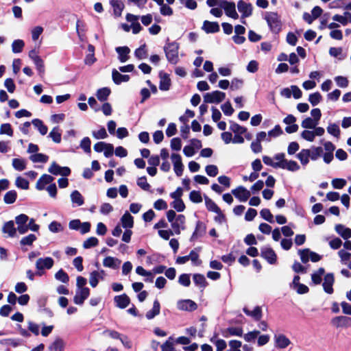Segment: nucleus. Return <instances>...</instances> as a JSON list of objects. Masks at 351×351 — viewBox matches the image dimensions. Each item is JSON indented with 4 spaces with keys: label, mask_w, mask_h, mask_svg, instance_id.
I'll list each match as a JSON object with an SVG mask.
<instances>
[{
    "label": "nucleus",
    "mask_w": 351,
    "mask_h": 351,
    "mask_svg": "<svg viewBox=\"0 0 351 351\" xmlns=\"http://www.w3.org/2000/svg\"><path fill=\"white\" fill-rule=\"evenodd\" d=\"M263 161L265 165L275 169L280 168L292 172L297 171L300 169L297 162L287 160L283 153L276 154L274 156V159L269 156H264L263 157Z\"/></svg>",
    "instance_id": "obj_1"
},
{
    "label": "nucleus",
    "mask_w": 351,
    "mask_h": 351,
    "mask_svg": "<svg viewBox=\"0 0 351 351\" xmlns=\"http://www.w3.org/2000/svg\"><path fill=\"white\" fill-rule=\"evenodd\" d=\"M179 45L176 42L169 43L164 47V51L168 61L171 64H176L179 61Z\"/></svg>",
    "instance_id": "obj_2"
},
{
    "label": "nucleus",
    "mask_w": 351,
    "mask_h": 351,
    "mask_svg": "<svg viewBox=\"0 0 351 351\" xmlns=\"http://www.w3.org/2000/svg\"><path fill=\"white\" fill-rule=\"evenodd\" d=\"M265 19L267 21L270 30L275 34H278L281 29V21L276 12H266Z\"/></svg>",
    "instance_id": "obj_3"
},
{
    "label": "nucleus",
    "mask_w": 351,
    "mask_h": 351,
    "mask_svg": "<svg viewBox=\"0 0 351 351\" xmlns=\"http://www.w3.org/2000/svg\"><path fill=\"white\" fill-rule=\"evenodd\" d=\"M237 8L241 13V22L243 24H246L245 19L251 16L252 14V5L243 0H239L237 2Z\"/></svg>",
    "instance_id": "obj_4"
},
{
    "label": "nucleus",
    "mask_w": 351,
    "mask_h": 351,
    "mask_svg": "<svg viewBox=\"0 0 351 351\" xmlns=\"http://www.w3.org/2000/svg\"><path fill=\"white\" fill-rule=\"evenodd\" d=\"M54 264V261L51 257L40 258L36 262V268L38 271L37 275L41 276L43 274L44 269H51Z\"/></svg>",
    "instance_id": "obj_5"
},
{
    "label": "nucleus",
    "mask_w": 351,
    "mask_h": 351,
    "mask_svg": "<svg viewBox=\"0 0 351 351\" xmlns=\"http://www.w3.org/2000/svg\"><path fill=\"white\" fill-rule=\"evenodd\" d=\"M226 97L225 93L215 90L211 93H207L204 95V101L209 104H219Z\"/></svg>",
    "instance_id": "obj_6"
},
{
    "label": "nucleus",
    "mask_w": 351,
    "mask_h": 351,
    "mask_svg": "<svg viewBox=\"0 0 351 351\" xmlns=\"http://www.w3.org/2000/svg\"><path fill=\"white\" fill-rule=\"evenodd\" d=\"M221 8L223 9L225 14L227 16L234 19H238L239 16L236 10V5L234 2L224 0L222 2Z\"/></svg>",
    "instance_id": "obj_7"
},
{
    "label": "nucleus",
    "mask_w": 351,
    "mask_h": 351,
    "mask_svg": "<svg viewBox=\"0 0 351 351\" xmlns=\"http://www.w3.org/2000/svg\"><path fill=\"white\" fill-rule=\"evenodd\" d=\"M171 160L173 165V170L177 176H181L184 171V165L182 162L181 156L178 154L173 153L171 155Z\"/></svg>",
    "instance_id": "obj_8"
},
{
    "label": "nucleus",
    "mask_w": 351,
    "mask_h": 351,
    "mask_svg": "<svg viewBox=\"0 0 351 351\" xmlns=\"http://www.w3.org/2000/svg\"><path fill=\"white\" fill-rule=\"evenodd\" d=\"M90 295L89 288L76 289L75 295L73 298V302L77 305L83 304L85 300H86Z\"/></svg>",
    "instance_id": "obj_9"
},
{
    "label": "nucleus",
    "mask_w": 351,
    "mask_h": 351,
    "mask_svg": "<svg viewBox=\"0 0 351 351\" xmlns=\"http://www.w3.org/2000/svg\"><path fill=\"white\" fill-rule=\"evenodd\" d=\"M48 171L51 174L58 176L60 175L62 176H68L71 173V170L67 167H60L55 162H53L49 168L48 169Z\"/></svg>",
    "instance_id": "obj_10"
},
{
    "label": "nucleus",
    "mask_w": 351,
    "mask_h": 351,
    "mask_svg": "<svg viewBox=\"0 0 351 351\" xmlns=\"http://www.w3.org/2000/svg\"><path fill=\"white\" fill-rule=\"evenodd\" d=\"M185 217L183 215H178L173 221H171V226L173 232L176 234H180L182 230L185 229Z\"/></svg>",
    "instance_id": "obj_11"
},
{
    "label": "nucleus",
    "mask_w": 351,
    "mask_h": 351,
    "mask_svg": "<svg viewBox=\"0 0 351 351\" xmlns=\"http://www.w3.org/2000/svg\"><path fill=\"white\" fill-rule=\"evenodd\" d=\"M232 193L240 202H246L251 195L250 191L242 186L232 190Z\"/></svg>",
    "instance_id": "obj_12"
},
{
    "label": "nucleus",
    "mask_w": 351,
    "mask_h": 351,
    "mask_svg": "<svg viewBox=\"0 0 351 351\" xmlns=\"http://www.w3.org/2000/svg\"><path fill=\"white\" fill-rule=\"evenodd\" d=\"M274 339L275 346L278 349H285L291 343L289 339L283 334L275 335Z\"/></svg>",
    "instance_id": "obj_13"
},
{
    "label": "nucleus",
    "mask_w": 351,
    "mask_h": 351,
    "mask_svg": "<svg viewBox=\"0 0 351 351\" xmlns=\"http://www.w3.org/2000/svg\"><path fill=\"white\" fill-rule=\"evenodd\" d=\"M261 256L267 260L269 264H275L276 262V254L269 247H263L261 248Z\"/></svg>",
    "instance_id": "obj_14"
},
{
    "label": "nucleus",
    "mask_w": 351,
    "mask_h": 351,
    "mask_svg": "<svg viewBox=\"0 0 351 351\" xmlns=\"http://www.w3.org/2000/svg\"><path fill=\"white\" fill-rule=\"evenodd\" d=\"M177 307L182 311H193L197 309V304L191 300H181L177 302Z\"/></svg>",
    "instance_id": "obj_15"
},
{
    "label": "nucleus",
    "mask_w": 351,
    "mask_h": 351,
    "mask_svg": "<svg viewBox=\"0 0 351 351\" xmlns=\"http://www.w3.org/2000/svg\"><path fill=\"white\" fill-rule=\"evenodd\" d=\"M335 282L334 275L332 273L327 274L324 278V282L322 284L324 290L328 294L333 293V284Z\"/></svg>",
    "instance_id": "obj_16"
},
{
    "label": "nucleus",
    "mask_w": 351,
    "mask_h": 351,
    "mask_svg": "<svg viewBox=\"0 0 351 351\" xmlns=\"http://www.w3.org/2000/svg\"><path fill=\"white\" fill-rule=\"evenodd\" d=\"M114 301L116 306L119 308H125L130 303V298L125 293L120 295H116L114 298Z\"/></svg>",
    "instance_id": "obj_17"
},
{
    "label": "nucleus",
    "mask_w": 351,
    "mask_h": 351,
    "mask_svg": "<svg viewBox=\"0 0 351 351\" xmlns=\"http://www.w3.org/2000/svg\"><path fill=\"white\" fill-rule=\"evenodd\" d=\"M331 322L337 328L346 327L350 325L351 318L346 316H337L334 317Z\"/></svg>",
    "instance_id": "obj_18"
},
{
    "label": "nucleus",
    "mask_w": 351,
    "mask_h": 351,
    "mask_svg": "<svg viewBox=\"0 0 351 351\" xmlns=\"http://www.w3.org/2000/svg\"><path fill=\"white\" fill-rule=\"evenodd\" d=\"M121 261L117 258L107 256L103 261V265L112 269H117L119 267Z\"/></svg>",
    "instance_id": "obj_19"
},
{
    "label": "nucleus",
    "mask_w": 351,
    "mask_h": 351,
    "mask_svg": "<svg viewBox=\"0 0 351 351\" xmlns=\"http://www.w3.org/2000/svg\"><path fill=\"white\" fill-rule=\"evenodd\" d=\"M202 29L207 34H213L218 32L220 28L217 22L204 21L202 25Z\"/></svg>",
    "instance_id": "obj_20"
},
{
    "label": "nucleus",
    "mask_w": 351,
    "mask_h": 351,
    "mask_svg": "<svg viewBox=\"0 0 351 351\" xmlns=\"http://www.w3.org/2000/svg\"><path fill=\"white\" fill-rule=\"evenodd\" d=\"M54 178L49 175L44 174L37 181L36 187L38 190L41 191L45 189V186L53 181Z\"/></svg>",
    "instance_id": "obj_21"
},
{
    "label": "nucleus",
    "mask_w": 351,
    "mask_h": 351,
    "mask_svg": "<svg viewBox=\"0 0 351 351\" xmlns=\"http://www.w3.org/2000/svg\"><path fill=\"white\" fill-rule=\"evenodd\" d=\"M243 334V329L239 327H230L222 331V335L226 338L230 336L242 337Z\"/></svg>",
    "instance_id": "obj_22"
},
{
    "label": "nucleus",
    "mask_w": 351,
    "mask_h": 351,
    "mask_svg": "<svg viewBox=\"0 0 351 351\" xmlns=\"http://www.w3.org/2000/svg\"><path fill=\"white\" fill-rule=\"evenodd\" d=\"M335 230L343 239L347 240L351 238V229L342 224H337Z\"/></svg>",
    "instance_id": "obj_23"
},
{
    "label": "nucleus",
    "mask_w": 351,
    "mask_h": 351,
    "mask_svg": "<svg viewBox=\"0 0 351 351\" xmlns=\"http://www.w3.org/2000/svg\"><path fill=\"white\" fill-rule=\"evenodd\" d=\"M121 223L123 228L130 230L134 226V218L128 212H125L121 218Z\"/></svg>",
    "instance_id": "obj_24"
},
{
    "label": "nucleus",
    "mask_w": 351,
    "mask_h": 351,
    "mask_svg": "<svg viewBox=\"0 0 351 351\" xmlns=\"http://www.w3.org/2000/svg\"><path fill=\"white\" fill-rule=\"evenodd\" d=\"M243 312L248 316L252 317L255 321L261 319L263 313L260 306H256L253 310L250 311L247 308H243Z\"/></svg>",
    "instance_id": "obj_25"
},
{
    "label": "nucleus",
    "mask_w": 351,
    "mask_h": 351,
    "mask_svg": "<svg viewBox=\"0 0 351 351\" xmlns=\"http://www.w3.org/2000/svg\"><path fill=\"white\" fill-rule=\"evenodd\" d=\"M119 56L118 58L121 62H125L129 59L130 49L128 47H118L115 49Z\"/></svg>",
    "instance_id": "obj_26"
},
{
    "label": "nucleus",
    "mask_w": 351,
    "mask_h": 351,
    "mask_svg": "<svg viewBox=\"0 0 351 351\" xmlns=\"http://www.w3.org/2000/svg\"><path fill=\"white\" fill-rule=\"evenodd\" d=\"M206 230V226L205 223L202 221H198L196 223V227L193 235L191 237V239H195L198 237H202Z\"/></svg>",
    "instance_id": "obj_27"
},
{
    "label": "nucleus",
    "mask_w": 351,
    "mask_h": 351,
    "mask_svg": "<svg viewBox=\"0 0 351 351\" xmlns=\"http://www.w3.org/2000/svg\"><path fill=\"white\" fill-rule=\"evenodd\" d=\"M104 271H93L90 274L89 283L92 287H95L99 283V279H103Z\"/></svg>",
    "instance_id": "obj_28"
},
{
    "label": "nucleus",
    "mask_w": 351,
    "mask_h": 351,
    "mask_svg": "<svg viewBox=\"0 0 351 351\" xmlns=\"http://www.w3.org/2000/svg\"><path fill=\"white\" fill-rule=\"evenodd\" d=\"M2 231L3 233L8 234L9 237H14L16 234V228L14 227L13 221H9L4 223Z\"/></svg>",
    "instance_id": "obj_29"
},
{
    "label": "nucleus",
    "mask_w": 351,
    "mask_h": 351,
    "mask_svg": "<svg viewBox=\"0 0 351 351\" xmlns=\"http://www.w3.org/2000/svg\"><path fill=\"white\" fill-rule=\"evenodd\" d=\"M296 158L300 160L303 166H306L309 162L310 154L308 149H302L296 155Z\"/></svg>",
    "instance_id": "obj_30"
},
{
    "label": "nucleus",
    "mask_w": 351,
    "mask_h": 351,
    "mask_svg": "<svg viewBox=\"0 0 351 351\" xmlns=\"http://www.w3.org/2000/svg\"><path fill=\"white\" fill-rule=\"evenodd\" d=\"M160 80L159 88L161 90H168L171 86V80L167 74H160Z\"/></svg>",
    "instance_id": "obj_31"
},
{
    "label": "nucleus",
    "mask_w": 351,
    "mask_h": 351,
    "mask_svg": "<svg viewBox=\"0 0 351 351\" xmlns=\"http://www.w3.org/2000/svg\"><path fill=\"white\" fill-rule=\"evenodd\" d=\"M112 80L117 84H119L123 82H128L130 80L128 75H122L116 69L112 71Z\"/></svg>",
    "instance_id": "obj_32"
},
{
    "label": "nucleus",
    "mask_w": 351,
    "mask_h": 351,
    "mask_svg": "<svg viewBox=\"0 0 351 351\" xmlns=\"http://www.w3.org/2000/svg\"><path fill=\"white\" fill-rule=\"evenodd\" d=\"M160 305L158 300H155L153 304V307L151 310L147 312L146 317L148 319H153L155 316L160 313Z\"/></svg>",
    "instance_id": "obj_33"
},
{
    "label": "nucleus",
    "mask_w": 351,
    "mask_h": 351,
    "mask_svg": "<svg viewBox=\"0 0 351 351\" xmlns=\"http://www.w3.org/2000/svg\"><path fill=\"white\" fill-rule=\"evenodd\" d=\"M71 199L72 203L77 206L83 205L84 202V197H82L81 193L77 190L73 191L71 193Z\"/></svg>",
    "instance_id": "obj_34"
},
{
    "label": "nucleus",
    "mask_w": 351,
    "mask_h": 351,
    "mask_svg": "<svg viewBox=\"0 0 351 351\" xmlns=\"http://www.w3.org/2000/svg\"><path fill=\"white\" fill-rule=\"evenodd\" d=\"M193 280L195 285L199 288L204 289L207 285L206 278L202 274H194L193 276Z\"/></svg>",
    "instance_id": "obj_35"
},
{
    "label": "nucleus",
    "mask_w": 351,
    "mask_h": 351,
    "mask_svg": "<svg viewBox=\"0 0 351 351\" xmlns=\"http://www.w3.org/2000/svg\"><path fill=\"white\" fill-rule=\"evenodd\" d=\"M32 123L33 125L38 130L41 135H45L47 133L48 128L40 119H33Z\"/></svg>",
    "instance_id": "obj_36"
},
{
    "label": "nucleus",
    "mask_w": 351,
    "mask_h": 351,
    "mask_svg": "<svg viewBox=\"0 0 351 351\" xmlns=\"http://www.w3.org/2000/svg\"><path fill=\"white\" fill-rule=\"evenodd\" d=\"M327 132L335 138H339L341 134L339 126L337 123H330L327 127Z\"/></svg>",
    "instance_id": "obj_37"
},
{
    "label": "nucleus",
    "mask_w": 351,
    "mask_h": 351,
    "mask_svg": "<svg viewBox=\"0 0 351 351\" xmlns=\"http://www.w3.org/2000/svg\"><path fill=\"white\" fill-rule=\"evenodd\" d=\"M64 342L62 339L57 338L49 347L50 351H63Z\"/></svg>",
    "instance_id": "obj_38"
},
{
    "label": "nucleus",
    "mask_w": 351,
    "mask_h": 351,
    "mask_svg": "<svg viewBox=\"0 0 351 351\" xmlns=\"http://www.w3.org/2000/svg\"><path fill=\"white\" fill-rule=\"evenodd\" d=\"M49 137L51 138L52 141L56 143H60L62 139V134L59 127L53 128L49 132Z\"/></svg>",
    "instance_id": "obj_39"
},
{
    "label": "nucleus",
    "mask_w": 351,
    "mask_h": 351,
    "mask_svg": "<svg viewBox=\"0 0 351 351\" xmlns=\"http://www.w3.org/2000/svg\"><path fill=\"white\" fill-rule=\"evenodd\" d=\"M309 149L310 158L312 160H317L323 154L322 147H312Z\"/></svg>",
    "instance_id": "obj_40"
},
{
    "label": "nucleus",
    "mask_w": 351,
    "mask_h": 351,
    "mask_svg": "<svg viewBox=\"0 0 351 351\" xmlns=\"http://www.w3.org/2000/svg\"><path fill=\"white\" fill-rule=\"evenodd\" d=\"M324 272V269L320 267L317 271L312 274L311 280L315 285H319L321 283Z\"/></svg>",
    "instance_id": "obj_41"
},
{
    "label": "nucleus",
    "mask_w": 351,
    "mask_h": 351,
    "mask_svg": "<svg viewBox=\"0 0 351 351\" xmlns=\"http://www.w3.org/2000/svg\"><path fill=\"white\" fill-rule=\"evenodd\" d=\"M12 167L16 171H21L26 168V160L23 158H14L12 160Z\"/></svg>",
    "instance_id": "obj_42"
},
{
    "label": "nucleus",
    "mask_w": 351,
    "mask_h": 351,
    "mask_svg": "<svg viewBox=\"0 0 351 351\" xmlns=\"http://www.w3.org/2000/svg\"><path fill=\"white\" fill-rule=\"evenodd\" d=\"M17 197V193L14 190L8 191L4 197L3 201L7 204H11L15 202Z\"/></svg>",
    "instance_id": "obj_43"
},
{
    "label": "nucleus",
    "mask_w": 351,
    "mask_h": 351,
    "mask_svg": "<svg viewBox=\"0 0 351 351\" xmlns=\"http://www.w3.org/2000/svg\"><path fill=\"white\" fill-rule=\"evenodd\" d=\"M110 94V90L108 88H102L97 91L96 96L97 99L101 101H105L107 100L108 96Z\"/></svg>",
    "instance_id": "obj_44"
},
{
    "label": "nucleus",
    "mask_w": 351,
    "mask_h": 351,
    "mask_svg": "<svg viewBox=\"0 0 351 351\" xmlns=\"http://www.w3.org/2000/svg\"><path fill=\"white\" fill-rule=\"evenodd\" d=\"M205 204L206 208L213 213L219 212L220 208L208 197L205 196L204 197Z\"/></svg>",
    "instance_id": "obj_45"
},
{
    "label": "nucleus",
    "mask_w": 351,
    "mask_h": 351,
    "mask_svg": "<svg viewBox=\"0 0 351 351\" xmlns=\"http://www.w3.org/2000/svg\"><path fill=\"white\" fill-rule=\"evenodd\" d=\"M25 46V43L23 40L17 39L13 41L12 44V50L14 53H18L22 51Z\"/></svg>",
    "instance_id": "obj_46"
},
{
    "label": "nucleus",
    "mask_w": 351,
    "mask_h": 351,
    "mask_svg": "<svg viewBox=\"0 0 351 351\" xmlns=\"http://www.w3.org/2000/svg\"><path fill=\"white\" fill-rule=\"evenodd\" d=\"M134 56L138 60L145 59L147 56V52L146 50V45L144 44L140 47L136 49L134 51Z\"/></svg>",
    "instance_id": "obj_47"
},
{
    "label": "nucleus",
    "mask_w": 351,
    "mask_h": 351,
    "mask_svg": "<svg viewBox=\"0 0 351 351\" xmlns=\"http://www.w3.org/2000/svg\"><path fill=\"white\" fill-rule=\"evenodd\" d=\"M318 123L311 117H307L302 122L301 126L305 129H313Z\"/></svg>",
    "instance_id": "obj_48"
},
{
    "label": "nucleus",
    "mask_w": 351,
    "mask_h": 351,
    "mask_svg": "<svg viewBox=\"0 0 351 351\" xmlns=\"http://www.w3.org/2000/svg\"><path fill=\"white\" fill-rule=\"evenodd\" d=\"M260 335V331L258 330H254L248 332L243 335V339L246 342H254L255 339Z\"/></svg>",
    "instance_id": "obj_49"
},
{
    "label": "nucleus",
    "mask_w": 351,
    "mask_h": 351,
    "mask_svg": "<svg viewBox=\"0 0 351 351\" xmlns=\"http://www.w3.org/2000/svg\"><path fill=\"white\" fill-rule=\"evenodd\" d=\"M230 130L234 132L236 134H245L247 131V129L244 127L239 125V124L234 123L230 121Z\"/></svg>",
    "instance_id": "obj_50"
},
{
    "label": "nucleus",
    "mask_w": 351,
    "mask_h": 351,
    "mask_svg": "<svg viewBox=\"0 0 351 351\" xmlns=\"http://www.w3.org/2000/svg\"><path fill=\"white\" fill-rule=\"evenodd\" d=\"M36 236L34 234H29V235L23 237L20 241L21 245H32L33 243L36 240Z\"/></svg>",
    "instance_id": "obj_51"
},
{
    "label": "nucleus",
    "mask_w": 351,
    "mask_h": 351,
    "mask_svg": "<svg viewBox=\"0 0 351 351\" xmlns=\"http://www.w3.org/2000/svg\"><path fill=\"white\" fill-rule=\"evenodd\" d=\"M112 5L116 15L120 16L123 9V4L119 0H112Z\"/></svg>",
    "instance_id": "obj_52"
},
{
    "label": "nucleus",
    "mask_w": 351,
    "mask_h": 351,
    "mask_svg": "<svg viewBox=\"0 0 351 351\" xmlns=\"http://www.w3.org/2000/svg\"><path fill=\"white\" fill-rule=\"evenodd\" d=\"M33 162H46L48 160V156L43 154H34L29 157Z\"/></svg>",
    "instance_id": "obj_53"
},
{
    "label": "nucleus",
    "mask_w": 351,
    "mask_h": 351,
    "mask_svg": "<svg viewBox=\"0 0 351 351\" xmlns=\"http://www.w3.org/2000/svg\"><path fill=\"white\" fill-rule=\"evenodd\" d=\"M162 351H176L174 348L173 339L172 337H169L162 346Z\"/></svg>",
    "instance_id": "obj_54"
},
{
    "label": "nucleus",
    "mask_w": 351,
    "mask_h": 351,
    "mask_svg": "<svg viewBox=\"0 0 351 351\" xmlns=\"http://www.w3.org/2000/svg\"><path fill=\"white\" fill-rule=\"evenodd\" d=\"M15 185L18 188L26 190L29 188V182L26 179L19 176L15 180Z\"/></svg>",
    "instance_id": "obj_55"
},
{
    "label": "nucleus",
    "mask_w": 351,
    "mask_h": 351,
    "mask_svg": "<svg viewBox=\"0 0 351 351\" xmlns=\"http://www.w3.org/2000/svg\"><path fill=\"white\" fill-rule=\"evenodd\" d=\"M189 199L191 202L195 204L201 203L202 202L201 193L197 191H192L189 193Z\"/></svg>",
    "instance_id": "obj_56"
},
{
    "label": "nucleus",
    "mask_w": 351,
    "mask_h": 351,
    "mask_svg": "<svg viewBox=\"0 0 351 351\" xmlns=\"http://www.w3.org/2000/svg\"><path fill=\"white\" fill-rule=\"evenodd\" d=\"M55 278H56V280H58L63 283H67L69 280V277L68 274L62 269H60L55 274Z\"/></svg>",
    "instance_id": "obj_57"
},
{
    "label": "nucleus",
    "mask_w": 351,
    "mask_h": 351,
    "mask_svg": "<svg viewBox=\"0 0 351 351\" xmlns=\"http://www.w3.org/2000/svg\"><path fill=\"white\" fill-rule=\"evenodd\" d=\"M99 241L96 237H92L87 239L83 243V247L85 249H88L98 245Z\"/></svg>",
    "instance_id": "obj_58"
},
{
    "label": "nucleus",
    "mask_w": 351,
    "mask_h": 351,
    "mask_svg": "<svg viewBox=\"0 0 351 351\" xmlns=\"http://www.w3.org/2000/svg\"><path fill=\"white\" fill-rule=\"evenodd\" d=\"M322 99V97L321 94L318 92H316L309 95L308 101L312 104V106H315L321 101Z\"/></svg>",
    "instance_id": "obj_59"
},
{
    "label": "nucleus",
    "mask_w": 351,
    "mask_h": 351,
    "mask_svg": "<svg viewBox=\"0 0 351 351\" xmlns=\"http://www.w3.org/2000/svg\"><path fill=\"white\" fill-rule=\"evenodd\" d=\"M90 140L88 137H84L80 142V147L84 149L86 153H90Z\"/></svg>",
    "instance_id": "obj_60"
},
{
    "label": "nucleus",
    "mask_w": 351,
    "mask_h": 351,
    "mask_svg": "<svg viewBox=\"0 0 351 351\" xmlns=\"http://www.w3.org/2000/svg\"><path fill=\"white\" fill-rule=\"evenodd\" d=\"M346 180L343 178H335L332 180V186L334 189H341L346 185Z\"/></svg>",
    "instance_id": "obj_61"
},
{
    "label": "nucleus",
    "mask_w": 351,
    "mask_h": 351,
    "mask_svg": "<svg viewBox=\"0 0 351 351\" xmlns=\"http://www.w3.org/2000/svg\"><path fill=\"white\" fill-rule=\"evenodd\" d=\"M301 137L308 141L313 142L315 140V134L313 133V130H305L301 133Z\"/></svg>",
    "instance_id": "obj_62"
},
{
    "label": "nucleus",
    "mask_w": 351,
    "mask_h": 351,
    "mask_svg": "<svg viewBox=\"0 0 351 351\" xmlns=\"http://www.w3.org/2000/svg\"><path fill=\"white\" fill-rule=\"evenodd\" d=\"M260 215L262 218H263L265 220L273 223L274 222V216L271 213L270 210L267 208H263L261 210Z\"/></svg>",
    "instance_id": "obj_63"
},
{
    "label": "nucleus",
    "mask_w": 351,
    "mask_h": 351,
    "mask_svg": "<svg viewBox=\"0 0 351 351\" xmlns=\"http://www.w3.org/2000/svg\"><path fill=\"white\" fill-rule=\"evenodd\" d=\"M230 351H241L242 343L238 340H230L228 343Z\"/></svg>",
    "instance_id": "obj_64"
}]
</instances>
